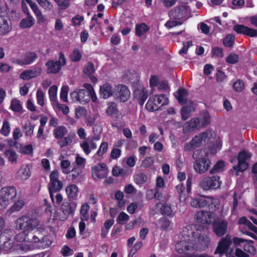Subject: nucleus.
<instances>
[{
  "mask_svg": "<svg viewBox=\"0 0 257 257\" xmlns=\"http://www.w3.org/2000/svg\"><path fill=\"white\" fill-rule=\"evenodd\" d=\"M209 243V238L205 232L203 233L199 228L194 231L190 226H188L182 231L181 240L176 244L175 249L179 253L187 257H205L203 255H196L195 252L204 249Z\"/></svg>",
  "mask_w": 257,
  "mask_h": 257,
  "instance_id": "1",
  "label": "nucleus"
},
{
  "mask_svg": "<svg viewBox=\"0 0 257 257\" xmlns=\"http://www.w3.org/2000/svg\"><path fill=\"white\" fill-rule=\"evenodd\" d=\"M38 225L39 221L36 218L27 215L19 218L16 221V227L23 231L16 235V239L19 242L28 241L29 233Z\"/></svg>",
  "mask_w": 257,
  "mask_h": 257,
  "instance_id": "2",
  "label": "nucleus"
},
{
  "mask_svg": "<svg viewBox=\"0 0 257 257\" xmlns=\"http://www.w3.org/2000/svg\"><path fill=\"white\" fill-rule=\"evenodd\" d=\"M232 241L230 235L227 234L218 242L214 253L226 257H244L245 253L238 247L229 248Z\"/></svg>",
  "mask_w": 257,
  "mask_h": 257,
  "instance_id": "3",
  "label": "nucleus"
},
{
  "mask_svg": "<svg viewBox=\"0 0 257 257\" xmlns=\"http://www.w3.org/2000/svg\"><path fill=\"white\" fill-rule=\"evenodd\" d=\"M17 195L16 189L13 187H6L0 190V209H5Z\"/></svg>",
  "mask_w": 257,
  "mask_h": 257,
  "instance_id": "4",
  "label": "nucleus"
},
{
  "mask_svg": "<svg viewBox=\"0 0 257 257\" xmlns=\"http://www.w3.org/2000/svg\"><path fill=\"white\" fill-rule=\"evenodd\" d=\"M209 138L207 132L200 133L196 135L191 141L184 145V150L186 152L191 151L203 145Z\"/></svg>",
  "mask_w": 257,
  "mask_h": 257,
  "instance_id": "5",
  "label": "nucleus"
},
{
  "mask_svg": "<svg viewBox=\"0 0 257 257\" xmlns=\"http://www.w3.org/2000/svg\"><path fill=\"white\" fill-rule=\"evenodd\" d=\"M169 102L168 98L164 94L155 95L150 98L146 107L149 111L158 110L159 107L167 105Z\"/></svg>",
  "mask_w": 257,
  "mask_h": 257,
  "instance_id": "6",
  "label": "nucleus"
},
{
  "mask_svg": "<svg viewBox=\"0 0 257 257\" xmlns=\"http://www.w3.org/2000/svg\"><path fill=\"white\" fill-rule=\"evenodd\" d=\"M66 63V59L62 53H60L59 60L54 61L50 60L46 63V72L48 74H56L60 71L61 67Z\"/></svg>",
  "mask_w": 257,
  "mask_h": 257,
  "instance_id": "7",
  "label": "nucleus"
},
{
  "mask_svg": "<svg viewBox=\"0 0 257 257\" xmlns=\"http://www.w3.org/2000/svg\"><path fill=\"white\" fill-rule=\"evenodd\" d=\"M215 218V214L211 212L200 211L195 215V219L196 223L202 225L203 230H205L207 225L214 222Z\"/></svg>",
  "mask_w": 257,
  "mask_h": 257,
  "instance_id": "8",
  "label": "nucleus"
},
{
  "mask_svg": "<svg viewBox=\"0 0 257 257\" xmlns=\"http://www.w3.org/2000/svg\"><path fill=\"white\" fill-rule=\"evenodd\" d=\"M221 184L220 177L217 176H213L204 178L200 182L199 185L203 190L207 191L219 188Z\"/></svg>",
  "mask_w": 257,
  "mask_h": 257,
  "instance_id": "9",
  "label": "nucleus"
},
{
  "mask_svg": "<svg viewBox=\"0 0 257 257\" xmlns=\"http://www.w3.org/2000/svg\"><path fill=\"white\" fill-rule=\"evenodd\" d=\"M88 90L84 88L83 89H76L70 93V98L74 102L84 104L89 101Z\"/></svg>",
  "mask_w": 257,
  "mask_h": 257,
  "instance_id": "10",
  "label": "nucleus"
},
{
  "mask_svg": "<svg viewBox=\"0 0 257 257\" xmlns=\"http://www.w3.org/2000/svg\"><path fill=\"white\" fill-rule=\"evenodd\" d=\"M100 138V133L94 134L93 136L88 137L86 141L80 143V146L85 155H88L91 149H95L97 148L96 142L99 141Z\"/></svg>",
  "mask_w": 257,
  "mask_h": 257,
  "instance_id": "11",
  "label": "nucleus"
},
{
  "mask_svg": "<svg viewBox=\"0 0 257 257\" xmlns=\"http://www.w3.org/2000/svg\"><path fill=\"white\" fill-rule=\"evenodd\" d=\"M251 156L250 153L245 151H241L237 157L238 164L233 167V169L237 172H243L246 170L248 167L246 161L250 158Z\"/></svg>",
  "mask_w": 257,
  "mask_h": 257,
  "instance_id": "12",
  "label": "nucleus"
},
{
  "mask_svg": "<svg viewBox=\"0 0 257 257\" xmlns=\"http://www.w3.org/2000/svg\"><path fill=\"white\" fill-rule=\"evenodd\" d=\"M77 207V204L74 202H64L60 207L63 215L60 217V220H66L70 215H73Z\"/></svg>",
  "mask_w": 257,
  "mask_h": 257,
  "instance_id": "13",
  "label": "nucleus"
},
{
  "mask_svg": "<svg viewBox=\"0 0 257 257\" xmlns=\"http://www.w3.org/2000/svg\"><path fill=\"white\" fill-rule=\"evenodd\" d=\"M217 200L212 197H197L192 198L190 205L194 208H202L210 205L212 203H217Z\"/></svg>",
  "mask_w": 257,
  "mask_h": 257,
  "instance_id": "14",
  "label": "nucleus"
},
{
  "mask_svg": "<svg viewBox=\"0 0 257 257\" xmlns=\"http://www.w3.org/2000/svg\"><path fill=\"white\" fill-rule=\"evenodd\" d=\"M12 29L11 22L6 13L0 8V35H5Z\"/></svg>",
  "mask_w": 257,
  "mask_h": 257,
  "instance_id": "15",
  "label": "nucleus"
},
{
  "mask_svg": "<svg viewBox=\"0 0 257 257\" xmlns=\"http://www.w3.org/2000/svg\"><path fill=\"white\" fill-rule=\"evenodd\" d=\"M211 162L207 158H201L196 160L194 169L196 172L202 174L206 172L210 167Z\"/></svg>",
  "mask_w": 257,
  "mask_h": 257,
  "instance_id": "16",
  "label": "nucleus"
},
{
  "mask_svg": "<svg viewBox=\"0 0 257 257\" xmlns=\"http://www.w3.org/2000/svg\"><path fill=\"white\" fill-rule=\"evenodd\" d=\"M92 173L96 179H102L106 177L108 173L107 165L104 163H99L92 168Z\"/></svg>",
  "mask_w": 257,
  "mask_h": 257,
  "instance_id": "17",
  "label": "nucleus"
},
{
  "mask_svg": "<svg viewBox=\"0 0 257 257\" xmlns=\"http://www.w3.org/2000/svg\"><path fill=\"white\" fill-rule=\"evenodd\" d=\"M57 171H53L50 175V182L49 186V191H58L62 188V183L59 180Z\"/></svg>",
  "mask_w": 257,
  "mask_h": 257,
  "instance_id": "18",
  "label": "nucleus"
},
{
  "mask_svg": "<svg viewBox=\"0 0 257 257\" xmlns=\"http://www.w3.org/2000/svg\"><path fill=\"white\" fill-rule=\"evenodd\" d=\"M213 222L214 232L217 236H222L226 232L228 223L225 220L221 219H218L216 220L215 218Z\"/></svg>",
  "mask_w": 257,
  "mask_h": 257,
  "instance_id": "19",
  "label": "nucleus"
},
{
  "mask_svg": "<svg viewBox=\"0 0 257 257\" xmlns=\"http://www.w3.org/2000/svg\"><path fill=\"white\" fill-rule=\"evenodd\" d=\"M12 233L13 231L9 230H5L0 235V243L1 246L5 250H8L13 247V240L10 236H8Z\"/></svg>",
  "mask_w": 257,
  "mask_h": 257,
  "instance_id": "20",
  "label": "nucleus"
},
{
  "mask_svg": "<svg viewBox=\"0 0 257 257\" xmlns=\"http://www.w3.org/2000/svg\"><path fill=\"white\" fill-rule=\"evenodd\" d=\"M31 175V167L27 164L21 166L16 173V179L20 181H25L28 179Z\"/></svg>",
  "mask_w": 257,
  "mask_h": 257,
  "instance_id": "21",
  "label": "nucleus"
},
{
  "mask_svg": "<svg viewBox=\"0 0 257 257\" xmlns=\"http://www.w3.org/2000/svg\"><path fill=\"white\" fill-rule=\"evenodd\" d=\"M233 30L237 33L242 34L249 37L257 36V31L255 29L249 28L243 25H236L233 27Z\"/></svg>",
  "mask_w": 257,
  "mask_h": 257,
  "instance_id": "22",
  "label": "nucleus"
},
{
  "mask_svg": "<svg viewBox=\"0 0 257 257\" xmlns=\"http://www.w3.org/2000/svg\"><path fill=\"white\" fill-rule=\"evenodd\" d=\"M134 96L143 105L148 97V91L146 88L142 85L138 86L134 90Z\"/></svg>",
  "mask_w": 257,
  "mask_h": 257,
  "instance_id": "23",
  "label": "nucleus"
},
{
  "mask_svg": "<svg viewBox=\"0 0 257 257\" xmlns=\"http://www.w3.org/2000/svg\"><path fill=\"white\" fill-rule=\"evenodd\" d=\"M42 73V69L36 67L32 70L24 71L20 75V78L23 80H29L31 78L39 76Z\"/></svg>",
  "mask_w": 257,
  "mask_h": 257,
  "instance_id": "24",
  "label": "nucleus"
},
{
  "mask_svg": "<svg viewBox=\"0 0 257 257\" xmlns=\"http://www.w3.org/2000/svg\"><path fill=\"white\" fill-rule=\"evenodd\" d=\"M115 95L120 101L124 102L130 98V91L126 86L118 85Z\"/></svg>",
  "mask_w": 257,
  "mask_h": 257,
  "instance_id": "25",
  "label": "nucleus"
},
{
  "mask_svg": "<svg viewBox=\"0 0 257 257\" xmlns=\"http://www.w3.org/2000/svg\"><path fill=\"white\" fill-rule=\"evenodd\" d=\"M196 128H200L199 125V119L194 117L184 123L183 126V132L184 133L190 132Z\"/></svg>",
  "mask_w": 257,
  "mask_h": 257,
  "instance_id": "26",
  "label": "nucleus"
},
{
  "mask_svg": "<svg viewBox=\"0 0 257 257\" xmlns=\"http://www.w3.org/2000/svg\"><path fill=\"white\" fill-rule=\"evenodd\" d=\"M38 58L35 53H29L26 54L24 59L17 60V63L21 65H29L32 63Z\"/></svg>",
  "mask_w": 257,
  "mask_h": 257,
  "instance_id": "27",
  "label": "nucleus"
},
{
  "mask_svg": "<svg viewBox=\"0 0 257 257\" xmlns=\"http://www.w3.org/2000/svg\"><path fill=\"white\" fill-rule=\"evenodd\" d=\"M45 232L43 228H40L37 229L35 234L30 232L29 233L28 242H39L40 240L44 241V238L43 237V233L41 232Z\"/></svg>",
  "mask_w": 257,
  "mask_h": 257,
  "instance_id": "28",
  "label": "nucleus"
},
{
  "mask_svg": "<svg viewBox=\"0 0 257 257\" xmlns=\"http://www.w3.org/2000/svg\"><path fill=\"white\" fill-rule=\"evenodd\" d=\"M113 93V89L110 84L105 83L100 88V96L104 99H106L111 96Z\"/></svg>",
  "mask_w": 257,
  "mask_h": 257,
  "instance_id": "29",
  "label": "nucleus"
},
{
  "mask_svg": "<svg viewBox=\"0 0 257 257\" xmlns=\"http://www.w3.org/2000/svg\"><path fill=\"white\" fill-rule=\"evenodd\" d=\"M35 24V20L30 15L29 12L27 13V17L23 19L20 23V26L23 29L29 28L32 27Z\"/></svg>",
  "mask_w": 257,
  "mask_h": 257,
  "instance_id": "30",
  "label": "nucleus"
},
{
  "mask_svg": "<svg viewBox=\"0 0 257 257\" xmlns=\"http://www.w3.org/2000/svg\"><path fill=\"white\" fill-rule=\"evenodd\" d=\"M188 95V92L184 88L179 89L175 95L178 102L182 104L187 102Z\"/></svg>",
  "mask_w": 257,
  "mask_h": 257,
  "instance_id": "31",
  "label": "nucleus"
},
{
  "mask_svg": "<svg viewBox=\"0 0 257 257\" xmlns=\"http://www.w3.org/2000/svg\"><path fill=\"white\" fill-rule=\"evenodd\" d=\"M198 118L199 119V125L200 128L205 127L210 123V116L207 112H203Z\"/></svg>",
  "mask_w": 257,
  "mask_h": 257,
  "instance_id": "32",
  "label": "nucleus"
},
{
  "mask_svg": "<svg viewBox=\"0 0 257 257\" xmlns=\"http://www.w3.org/2000/svg\"><path fill=\"white\" fill-rule=\"evenodd\" d=\"M194 104L192 102H189V103L187 105L184 106L181 110L182 117L184 120L187 119L190 116V113L194 111Z\"/></svg>",
  "mask_w": 257,
  "mask_h": 257,
  "instance_id": "33",
  "label": "nucleus"
},
{
  "mask_svg": "<svg viewBox=\"0 0 257 257\" xmlns=\"http://www.w3.org/2000/svg\"><path fill=\"white\" fill-rule=\"evenodd\" d=\"M66 192L69 198L74 199L78 195V189L76 185L72 184L66 188Z\"/></svg>",
  "mask_w": 257,
  "mask_h": 257,
  "instance_id": "34",
  "label": "nucleus"
},
{
  "mask_svg": "<svg viewBox=\"0 0 257 257\" xmlns=\"http://www.w3.org/2000/svg\"><path fill=\"white\" fill-rule=\"evenodd\" d=\"M150 28L148 25L145 23L138 24L136 26V35L138 37H141L144 35L149 30Z\"/></svg>",
  "mask_w": 257,
  "mask_h": 257,
  "instance_id": "35",
  "label": "nucleus"
},
{
  "mask_svg": "<svg viewBox=\"0 0 257 257\" xmlns=\"http://www.w3.org/2000/svg\"><path fill=\"white\" fill-rule=\"evenodd\" d=\"M176 189L180 195V200L181 201H184L189 193H187V190H185V188L182 184H180L176 186Z\"/></svg>",
  "mask_w": 257,
  "mask_h": 257,
  "instance_id": "36",
  "label": "nucleus"
},
{
  "mask_svg": "<svg viewBox=\"0 0 257 257\" xmlns=\"http://www.w3.org/2000/svg\"><path fill=\"white\" fill-rule=\"evenodd\" d=\"M90 207L87 204L82 205L80 210V219L82 221H87L89 218L88 212Z\"/></svg>",
  "mask_w": 257,
  "mask_h": 257,
  "instance_id": "37",
  "label": "nucleus"
},
{
  "mask_svg": "<svg viewBox=\"0 0 257 257\" xmlns=\"http://www.w3.org/2000/svg\"><path fill=\"white\" fill-rule=\"evenodd\" d=\"M148 179L147 175L143 173H139L134 176V181L136 184L139 185H142L146 183Z\"/></svg>",
  "mask_w": 257,
  "mask_h": 257,
  "instance_id": "38",
  "label": "nucleus"
},
{
  "mask_svg": "<svg viewBox=\"0 0 257 257\" xmlns=\"http://www.w3.org/2000/svg\"><path fill=\"white\" fill-rule=\"evenodd\" d=\"M54 135L57 139H61L67 133V130L64 126H58L53 131Z\"/></svg>",
  "mask_w": 257,
  "mask_h": 257,
  "instance_id": "39",
  "label": "nucleus"
},
{
  "mask_svg": "<svg viewBox=\"0 0 257 257\" xmlns=\"http://www.w3.org/2000/svg\"><path fill=\"white\" fill-rule=\"evenodd\" d=\"M83 87L88 90L89 100L91 98L93 102H96L97 98L92 86L88 83H84Z\"/></svg>",
  "mask_w": 257,
  "mask_h": 257,
  "instance_id": "40",
  "label": "nucleus"
},
{
  "mask_svg": "<svg viewBox=\"0 0 257 257\" xmlns=\"http://www.w3.org/2000/svg\"><path fill=\"white\" fill-rule=\"evenodd\" d=\"M57 89L58 87L56 85H53L49 89V96L50 99L53 102L52 105L55 103V102H58L57 101Z\"/></svg>",
  "mask_w": 257,
  "mask_h": 257,
  "instance_id": "41",
  "label": "nucleus"
},
{
  "mask_svg": "<svg viewBox=\"0 0 257 257\" xmlns=\"http://www.w3.org/2000/svg\"><path fill=\"white\" fill-rule=\"evenodd\" d=\"M82 58V54L78 49H75L70 55V60L73 62L79 61Z\"/></svg>",
  "mask_w": 257,
  "mask_h": 257,
  "instance_id": "42",
  "label": "nucleus"
},
{
  "mask_svg": "<svg viewBox=\"0 0 257 257\" xmlns=\"http://www.w3.org/2000/svg\"><path fill=\"white\" fill-rule=\"evenodd\" d=\"M11 109L15 112H22L23 107L20 101L16 98L13 99L11 104Z\"/></svg>",
  "mask_w": 257,
  "mask_h": 257,
  "instance_id": "43",
  "label": "nucleus"
},
{
  "mask_svg": "<svg viewBox=\"0 0 257 257\" xmlns=\"http://www.w3.org/2000/svg\"><path fill=\"white\" fill-rule=\"evenodd\" d=\"M25 203L23 200H19L16 202L11 207L9 211L11 213L20 211L25 205Z\"/></svg>",
  "mask_w": 257,
  "mask_h": 257,
  "instance_id": "44",
  "label": "nucleus"
},
{
  "mask_svg": "<svg viewBox=\"0 0 257 257\" xmlns=\"http://www.w3.org/2000/svg\"><path fill=\"white\" fill-rule=\"evenodd\" d=\"M38 3L47 11H51L53 9L52 4L48 0H36Z\"/></svg>",
  "mask_w": 257,
  "mask_h": 257,
  "instance_id": "45",
  "label": "nucleus"
},
{
  "mask_svg": "<svg viewBox=\"0 0 257 257\" xmlns=\"http://www.w3.org/2000/svg\"><path fill=\"white\" fill-rule=\"evenodd\" d=\"M38 3L47 11H51L53 9L52 4L48 0H36Z\"/></svg>",
  "mask_w": 257,
  "mask_h": 257,
  "instance_id": "46",
  "label": "nucleus"
},
{
  "mask_svg": "<svg viewBox=\"0 0 257 257\" xmlns=\"http://www.w3.org/2000/svg\"><path fill=\"white\" fill-rule=\"evenodd\" d=\"M23 128L26 136L31 137L33 134L34 126L29 121L27 122Z\"/></svg>",
  "mask_w": 257,
  "mask_h": 257,
  "instance_id": "47",
  "label": "nucleus"
},
{
  "mask_svg": "<svg viewBox=\"0 0 257 257\" xmlns=\"http://www.w3.org/2000/svg\"><path fill=\"white\" fill-rule=\"evenodd\" d=\"M75 117L77 119H80L86 116L87 110L83 106H78L75 108Z\"/></svg>",
  "mask_w": 257,
  "mask_h": 257,
  "instance_id": "48",
  "label": "nucleus"
},
{
  "mask_svg": "<svg viewBox=\"0 0 257 257\" xmlns=\"http://www.w3.org/2000/svg\"><path fill=\"white\" fill-rule=\"evenodd\" d=\"M160 212L162 214H165L168 216L173 215L172 209L171 206L169 205L163 204L162 203L161 207H160Z\"/></svg>",
  "mask_w": 257,
  "mask_h": 257,
  "instance_id": "49",
  "label": "nucleus"
},
{
  "mask_svg": "<svg viewBox=\"0 0 257 257\" xmlns=\"http://www.w3.org/2000/svg\"><path fill=\"white\" fill-rule=\"evenodd\" d=\"M5 155L11 163H16L17 162V155L15 152L12 150H9L6 151Z\"/></svg>",
  "mask_w": 257,
  "mask_h": 257,
  "instance_id": "50",
  "label": "nucleus"
},
{
  "mask_svg": "<svg viewBox=\"0 0 257 257\" xmlns=\"http://www.w3.org/2000/svg\"><path fill=\"white\" fill-rule=\"evenodd\" d=\"M224 167V163L223 161H218L214 166L213 168L211 170L210 173L211 174H215L223 170Z\"/></svg>",
  "mask_w": 257,
  "mask_h": 257,
  "instance_id": "51",
  "label": "nucleus"
},
{
  "mask_svg": "<svg viewBox=\"0 0 257 257\" xmlns=\"http://www.w3.org/2000/svg\"><path fill=\"white\" fill-rule=\"evenodd\" d=\"M45 95L44 93L40 89H39L36 93V98L37 103L41 105L44 106L45 105Z\"/></svg>",
  "mask_w": 257,
  "mask_h": 257,
  "instance_id": "52",
  "label": "nucleus"
},
{
  "mask_svg": "<svg viewBox=\"0 0 257 257\" xmlns=\"http://www.w3.org/2000/svg\"><path fill=\"white\" fill-rule=\"evenodd\" d=\"M244 251H243L245 254L244 255V257H248L250 255H254L255 252V247L250 244H245L244 246Z\"/></svg>",
  "mask_w": 257,
  "mask_h": 257,
  "instance_id": "53",
  "label": "nucleus"
},
{
  "mask_svg": "<svg viewBox=\"0 0 257 257\" xmlns=\"http://www.w3.org/2000/svg\"><path fill=\"white\" fill-rule=\"evenodd\" d=\"M234 36L229 34L223 40V43L226 47H231L233 45Z\"/></svg>",
  "mask_w": 257,
  "mask_h": 257,
  "instance_id": "54",
  "label": "nucleus"
},
{
  "mask_svg": "<svg viewBox=\"0 0 257 257\" xmlns=\"http://www.w3.org/2000/svg\"><path fill=\"white\" fill-rule=\"evenodd\" d=\"M170 223L168 219L162 217L159 220L158 225L161 229H166L169 227Z\"/></svg>",
  "mask_w": 257,
  "mask_h": 257,
  "instance_id": "55",
  "label": "nucleus"
},
{
  "mask_svg": "<svg viewBox=\"0 0 257 257\" xmlns=\"http://www.w3.org/2000/svg\"><path fill=\"white\" fill-rule=\"evenodd\" d=\"M95 71L94 66L93 63L88 62L84 67L83 72L87 75L92 74Z\"/></svg>",
  "mask_w": 257,
  "mask_h": 257,
  "instance_id": "56",
  "label": "nucleus"
},
{
  "mask_svg": "<svg viewBox=\"0 0 257 257\" xmlns=\"http://www.w3.org/2000/svg\"><path fill=\"white\" fill-rule=\"evenodd\" d=\"M69 89V88L67 85L63 86L61 89L60 98L64 102L68 101L67 96Z\"/></svg>",
  "mask_w": 257,
  "mask_h": 257,
  "instance_id": "57",
  "label": "nucleus"
},
{
  "mask_svg": "<svg viewBox=\"0 0 257 257\" xmlns=\"http://www.w3.org/2000/svg\"><path fill=\"white\" fill-rule=\"evenodd\" d=\"M53 106L62 111L64 114H67L69 112L68 106L64 104H60L58 102H55V103L53 104Z\"/></svg>",
  "mask_w": 257,
  "mask_h": 257,
  "instance_id": "58",
  "label": "nucleus"
},
{
  "mask_svg": "<svg viewBox=\"0 0 257 257\" xmlns=\"http://www.w3.org/2000/svg\"><path fill=\"white\" fill-rule=\"evenodd\" d=\"M129 216L125 213L121 212L118 215L117 222L119 224H124L128 221Z\"/></svg>",
  "mask_w": 257,
  "mask_h": 257,
  "instance_id": "59",
  "label": "nucleus"
},
{
  "mask_svg": "<svg viewBox=\"0 0 257 257\" xmlns=\"http://www.w3.org/2000/svg\"><path fill=\"white\" fill-rule=\"evenodd\" d=\"M238 61V56L237 55L230 53L226 58V61L228 63L233 64L237 63Z\"/></svg>",
  "mask_w": 257,
  "mask_h": 257,
  "instance_id": "60",
  "label": "nucleus"
},
{
  "mask_svg": "<svg viewBox=\"0 0 257 257\" xmlns=\"http://www.w3.org/2000/svg\"><path fill=\"white\" fill-rule=\"evenodd\" d=\"M117 111L116 105L114 103H110L106 110V112L108 115H112L115 114Z\"/></svg>",
  "mask_w": 257,
  "mask_h": 257,
  "instance_id": "61",
  "label": "nucleus"
},
{
  "mask_svg": "<svg viewBox=\"0 0 257 257\" xmlns=\"http://www.w3.org/2000/svg\"><path fill=\"white\" fill-rule=\"evenodd\" d=\"M108 150V144L107 143L104 142H102L97 151L96 154L99 156H101L103 155L104 153H105Z\"/></svg>",
  "mask_w": 257,
  "mask_h": 257,
  "instance_id": "62",
  "label": "nucleus"
},
{
  "mask_svg": "<svg viewBox=\"0 0 257 257\" xmlns=\"http://www.w3.org/2000/svg\"><path fill=\"white\" fill-rule=\"evenodd\" d=\"M10 132V126L8 121H4L2 128L1 130V133L5 136H8Z\"/></svg>",
  "mask_w": 257,
  "mask_h": 257,
  "instance_id": "63",
  "label": "nucleus"
},
{
  "mask_svg": "<svg viewBox=\"0 0 257 257\" xmlns=\"http://www.w3.org/2000/svg\"><path fill=\"white\" fill-rule=\"evenodd\" d=\"M154 163V160L153 157H147L142 163V166L145 168H149L152 166Z\"/></svg>",
  "mask_w": 257,
  "mask_h": 257,
  "instance_id": "64",
  "label": "nucleus"
}]
</instances>
